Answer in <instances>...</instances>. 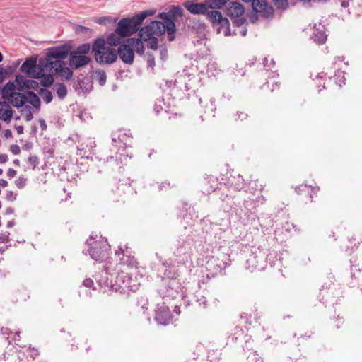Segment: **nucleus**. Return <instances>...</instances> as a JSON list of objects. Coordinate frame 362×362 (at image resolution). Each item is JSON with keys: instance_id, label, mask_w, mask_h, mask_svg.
Instances as JSON below:
<instances>
[{"instance_id": "f257e3e1", "label": "nucleus", "mask_w": 362, "mask_h": 362, "mask_svg": "<svg viewBox=\"0 0 362 362\" xmlns=\"http://www.w3.org/2000/svg\"><path fill=\"white\" fill-rule=\"evenodd\" d=\"M182 15V9L180 6H173L168 12L160 13L158 16L163 20L153 21L151 22L154 35L160 36L165 32L168 34L169 41L175 39L174 33H175V21L178 16Z\"/></svg>"}, {"instance_id": "f03ea898", "label": "nucleus", "mask_w": 362, "mask_h": 362, "mask_svg": "<svg viewBox=\"0 0 362 362\" xmlns=\"http://www.w3.org/2000/svg\"><path fill=\"white\" fill-rule=\"evenodd\" d=\"M155 12L153 9H149L136 13L132 17L122 18L117 23L116 33L124 37L132 35L140 29L144 20L148 16H153Z\"/></svg>"}, {"instance_id": "7ed1b4c3", "label": "nucleus", "mask_w": 362, "mask_h": 362, "mask_svg": "<svg viewBox=\"0 0 362 362\" xmlns=\"http://www.w3.org/2000/svg\"><path fill=\"white\" fill-rule=\"evenodd\" d=\"M93 52L95 53V61L100 64H110L117 59V51L105 45V41L103 38L95 40L92 46Z\"/></svg>"}, {"instance_id": "20e7f679", "label": "nucleus", "mask_w": 362, "mask_h": 362, "mask_svg": "<svg viewBox=\"0 0 362 362\" xmlns=\"http://www.w3.org/2000/svg\"><path fill=\"white\" fill-rule=\"evenodd\" d=\"M71 49V46L69 44L47 49L46 57L40 59L41 65L45 67H52L54 63L64 62L63 59L70 55Z\"/></svg>"}, {"instance_id": "39448f33", "label": "nucleus", "mask_w": 362, "mask_h": 362, "mask_svg": "<svg viewBox=\"0 0 362 362\" xmlns=\"http://www.w3.org/2000/svg\"><path fill=\"white\" fill-rule=\"evenodd\" d=\"M93 239V236L90 235V240L86 241V243L90 246L87 252L93 259L103 262L108 257L110 245L107 240L102 238L98 240L92 241Z\"/></svg>"}, {"instance_id": "423d86ee", "label": "nucleus", "mask_w": 362, "mask_h": 362, "mask_svg": "<svg viewBox=\"0 0 362 362\" xmlns=\"http://www.w3.org/2000/svg\"><path fill=\"white\" fill-rule=\"evenodd\" d=\"M180 286L178 279H161L157 291L160 296L168 301L180 295Z\"/></svg>"}, {"instance_id": "0eeeda50", "label": "nucleus", "mask_w": 362, "mask_h": 362, "mask_svg": "<svg viewBox=\"0 0 362 362\" xmlns=\"http://www.w3.org/2000/svg\"><path fill=\"white\" fill-rule=\"evenodd\" d=\"M191 246L189 242L179 238L176 240L173 251L174 262L178 265H183L187 263L191 258Z\"/></svg>"}, {"instance_id": "6e6552de", "label": "nucleus", "mask_w": 362, "mask_h": 362, "mask_svg": "<svg viewBox=\"0 0 362 362\" xmlns=\"http://www.w3.org/2000/svg\"><path fill=\"white\" fill-rule=\"evenodd\" d=\"M230 265V259L223 255L222 258L212 256L209 258L206 264V268L208 275L215 276L217 275L224 274V269Z\"/></svg>"}, {"instance_id": "1a4fd4ad", "label": "nucleus", "mask_w": 362, "mask_h": 362, "mask_svg": "<svg viewBox=\"0 0 362 362\" xmlns=\"http://www.w3.org/2000/svg\"><path fill=\"white\" fill-rule=\"evenodd\" d=\"M342 294V291L339 284L331 283L323 285L320 292V296L323 303H337Z\"/></svg>"}, {"instance_id": "9d476101", "label": "nucleus", "mask_w": 362, "mask_h": 362, "mask_svg": "<svg viewBox=\"0 0 362 362\" xmlns=\"http://www.w3.org/2000/svg\"><path fill=\"white\" fill-rule=\"evenodd\" d=\"M115 290H133L135 287V280L132 275L125 271H120L117 273L115 281Z\"/></svg>"}, {"instance_id": "9b49d317", "label": "nucleus", "mask_w": 362, "mask_h": 362, "mask_svg": "<svg viewBox=\"0 0 362 362\" xmlns=\"http://www.w3.org/2000/svg\"><path fill=\"white\" fill-rule=\"evenodd\" d=\"M95 279L100 291L105 293L110 290H115V284L112 282V276L105 269L95 275Z\"/></svg>"}, {"instance_id": "f8f14e48", "label": "nucleus", "mask_w": 362, "mask_h": 362, "mask_svg": "<svg viewBox=\"0 0 362 362\" xmlns=\"http://www.w3.org/2000/svg\"><path fill=\"white\" fill-rule=\"evenodd\" d=\"M209 21L214 25H220V28H218V33H220V29H224L223 33L225 36L231 35L230 25L228 18H223L221 13L217 10H211L209 13Z\"/></svg>"}, {"instance_id": "ddd939ff", "label": "nucleus", "mask_w": 362, "mask_h": 362, "mask_svg": "<svg viewBox=\"0 0 362 362\" xmlns=\"http://www.w3.org/2000/svg\"><path fill=\"white\" fill-rule=\"evenodd\" d=\"M207 0L204 3H196L192 1H187L184 4L185 8L192 14H204L206 15L209 19V10L207 5Z\"/></svg>"}, {"instance_id": "4468645a", "label": "nucleus", "mask_w": 362, "mask_h": 362, "mask_svg": "<svg viewBox=\"0 0 362 362\" xmlns=\"http://www.w3.org/2000/svg\"><path fill=\"white\" fill-rule=\"evenodd\" d=\"M245 268L250 272L260 271L264 268V257L256 253H251L245 262Z\"/></svg>"}, {"instance_id": "2eb2a0df", "label": "nucleus", "mask_w": 362, "mask_h": 362, "mask_svg": "<svg viewBox=\"0 0 362 362\" xmlns=\"http://www.w3.org/2000/svg\"><path fill=\"white\" fill-rule=\"evenodd\" d=\"M40 67H41V69L37 71L33 78H40L42 86L44 87H49L54 82V71H52V70H49V67H45L42 66L40 62Z\"/></svg>"}, {"instance_id": "dca6fc26", "label": "nucleus", "mask_w": 362, "mask_h": 362, "mask_svg": "<svg viewBox=\"0 0 362 362\" xmlns=\"http://www.w3.org/2000/svg\"><path fill=\"white\" fill-rule=\"evenodd\" d=\"M252 6L254 11L259 13L264 18L273 15L274 9L272 6L268 4L267 0H252Z\"/></svg>"}, {"instance_id": "f3484780", "label": "nucleus", "mask_w": 362, "mask_h": 362, "mask_svg": "<svg viewBox=\"0 0 362 362\" xmlns=\"http://www.w3.org/2000/svg\"><path fill=\"white\" fill-rule=\"evenodd\" d=\"M49 70H52L54 75L59 76L63 81H69L73 76L72 70L66 66L64 62L54 63L52 68L49 67Z\"/></svg>"}, {"instance_id": "a211bd4d", "label": "nucleus", "mask_w": 362, "mask_h": 362, "mask_svg": "<svg viewBox=\"0 0 362 362\" xmlns=\"http://www.w3.org/2000/svg\"><path fill=\"white\" fill-rule=\"evenodd\" d=\"M117 57L127 64H132L134 59V52L129 43L128 45H120L117 51Z\"/></svg>"}, {"instance_id": "6ab92c4d", "label": "nucleus", "mask_w": 362, "mask_h": 362, "mask_svg": "<svg viewBox=\"0 0 362 362\" xmlns=\"http://www.w3.org/2000/svg\"><path fill=\"white\" fill-rule=\"evenodd\" d=\"M172 315L168 306L162 305L156 310L155 320L161 325H167L172 322Z\"/></svg>"}, {"instance_id": "aec40b11", "label": "nucleus", "mask_w": 362, "mask_h": 362, "mask_svg": "<svg viewBox=\"0 0 362 362\" xmlns=\"http://www.w3.org/2000/svg\"><path fill=\"white\" fill-rule=\"evenodd\" d=\"M221 192L220 194V199L223 203H226V206L223 205L222 207L225 211L230 210L235 204L233 201L235 193L233 189H230V191H228V187L226 189H220L218 192Z\"/></svg>"}, {"instance_id": "412c9836", "label": "nucleus", "mask_w": 362, "mask_h": 362, "mask_svg": "<svg viewBox=\"0 0 362 362\" xmlns=\"http://www.w3.org/2000/svg\"><path fill=\"white\" fill-rule=\"evenodd\" d=\"M40 62L37 64L36 59L28 58L23 63L21 66V70L28 74L31 78H34V76L37 73V71L40 70Z\"/></svg>"}, {"instance_id": "4be33fe9", "label": "nucleus", "mask_w": 362, "mask_h": 362, "mask_svg": "<svg viewBox=\"0 0 362 362\" xmlns=\"http://www.w3.org/2000/svg\"><path fill=\"white\" fill-rule=\"evenodd\" d=\"M69 57V65L75 69H78L88 64L90 58L86 55L74 54L71 51Z\"/></svg>"}, {"instance_id": "5701e85b", "label": "nucleus", "mask_w": 362, "mask_h": 362, "mask_svg": "<svg viewBox=\"0 0 362 362\" xmlns=\"http://www.w3.org/2000/svg\"><path fill=\"white\" fill-rule=\"evenodd\" d=\"M243 6L237 1H230L226 8V14L230 17H239L244 13Z\"/></svg>"}, {"instance_id": "b1692460", "label": "nucleus", "mask_w": 362, "mask_h": 362, "mask_svg": "<svg viewBox=\"0 0 362 362\" xmlns=\"http://www.w3.org/2000/svg\"><path fill=\"white\" fill-rule=\"evenodd\" d=\"M7 98L11 105L17 108L23 107L26 103L25 93H10V95H8Z\"/></svg>"}, {"instance_id": "393cba45", "label": "nucleus", "mask_w": 362, "mask_h": 362, "mask_svg": "<svg viewBox=\"0 0 362 362\" xmlns=\"http://www.w3.org/2000/svg\"><path fill=\"white\" fill-rule=\"evenodd\" d=\"M13 117V110L9 104L5 101H0V119L9 122Z\"/></svg>"}, {"instance_id": "a878e982", "label": "nucleus", "mask_w": 362, "mask_h": 362, "mask_svg": "<svg viewBox=\"0 0 362 362\" xmlns=\"http://www.w3.org/2000/svg\"><path fill=\"white\" fill-rule=\"evenodd\" d=\"M245 186L246 184L243 176L238 175L237 177H233V180L231 181L228 187V191H230V189H233L235 192H237L243 189Z\"/></svg>"}, {"instance_id": "bb28decb", "label": "nucleus", "mask_w": 362, "mask_h": 362, "mask_svg": "<svg viewBox=\"0 0 362 362\" xmlns=\"http://www.w3.org/2000/svg\"><path fill=\"white\" fill-rule=\"evenodd\" d=\"M139 35L140 37L139 38L142 39L144 41H148L152 38L154 35V32L151 24L150 23L140 28Z\"/></svg>"}, {"instance_id": "cd10ccee", "label": "nucleus", "mask_w": 362, "mask_h": 362, "mask_svg": "<svg viewBox=\"0 0 362 362\" xmlns=\"http://www.w3.org/2000/svg\"><path fill=\"white\" fill-rule=\"evenodd\" d=\"M26 102L32 105L35 108L39 109L40 107V100L37 95L32 91L28 90L25 93Z\"/></svg>"}, {"instance_id": "c85d7f7f", "label": "nucleus", "mask_w": 362, "mask_h": 362, "mask_svg": "<svg viewBox=\"0 0 362 362\" xmlns=\"http://www.w3.org/2000/svg\"><path fill=\"white\" fill-rule=\"evenodd\" d=\"M142 39L132 37L127 40L128 43L130 44L131 47H133L136 52L141 55L144 52V47L142 42Z\"/></svg>"}, {"instance_id": "c756f323", "label": "nucleus", "mask_w": 362, "mask_h": 362, "mask_svg": "<svg viewBox=\"0 0 362 362\" xmlns=\"http://www.w3.org/2000/svg\"><path fill=\"white\" fill-rule=\"evenodd\" d=\"M122 37L115 31L107 37L105 44L107 43L110 46L120 45Z\"/></svg>"}, {"instance_id": "7c9ffc66", "label": "nucleus", "mask_w": 362, "mask_h": 362, "mask_svg": "<svg viewBox=\"0 0 362 362\" xmlns=\"http://www.w3.org/2000/svg\"><path fill=\"white\" fill-rule=\"evenodd\" d=\"M229 1L230 0H207V5L209 6V10H216L221 8L227 3H228Z\"/></svg>"}, {"instance_id": "2f4dec72", "label": "nucleus", "mask_w": 362, "mask_h": 362, "mask_svg": "<svg viewBox=\"0 0 362 362\" xmlns=\"http://www.w3.org/2000/svg\"><path fill=\"white\" fill-rule=\"evenodd\" d=\"M54 89L56 90L57 96L60 99H63L67 95V88L63 83H57L54 85Z\"/></svg>"}, {"instance_id": "473e14b6", "label": "nucleus", "mask_w": 362, "mask_h": 362, "mask_svg": "<svg viewBox=\"0 0 362 362\" xmlns=\"http://www.w3.org/2000/svg\"><path fill=\"white\" fill-rule=\"evenodd\" d=\"M90 49V45L89 43H84L78 46L74 51V54L86 55Z\"/></svg>"}, {"instance_id": "72a5a7b5", "label": "nucleus", "mask_w": 362, "mask_h": 362, "mask_svg": "<svg viewBox=\"0 0 362 362\" xmlns=\"http://www.w3.org/2000/svg\"><path fill=\"white\" fill-rule=\"evenodd\" d=\"M313 40L318 45H323L327 40V35L323 30H317L313 35Z\"/></svg>"}, {"instance_id": "f704fd0d", "label": "nucleus", "mask_w": 362, "mask_h": 362, "mask_svg": "<svg viewBox=\"0 0 362 362\" xmlns=\"http://www.w3.org/2000/svg\"><path fill=\"white\" fill-rule=\"evenodd\" d=\"M117 18H112L110 16L95 18V21L100 25H114Z\"/></svg>"}, {"instance_id": "c9c22d12", "label": "nucleus", "mask_w": 362, "mask_h": 362, "mask_svg": "<svg viewBox=\"0 0 362 362\" xmlns=\"http://www.w3.org/2000/svg\"><path fill=\"white\" fill-rule=\"evenodd\" d=\"M95 78L98 81L100 86H104L106 83L107 76L104 71H97L95 74Z\"/></svg>"}, {"instance_id": "e433bc0d", "label": "nucleus", "mask_w": 362, "mask_h": 362, "mask_svg": "<svg viewBox=\"0 0 362 362\" xmlns=\"http://www.w3.org/2000/svg\"><path fill=\"white\" fill-rule=\"evenodd\" d=\"M40 94L42 98V100L47 104L52 102L53 96L52 93L47 89H40Z\"/></svg>"}, {"instance_id": "4c0bfd02", "label": "nucleus", "mask_w": 362, "mask_h": 362, "mask_svg": "<svg viewBox=\"0 0 362 362\" xmlns=\"http://www.w3.org/2000/svg\"><path fill=\"white\" fill-rule=\"evenodd\" d=\"M21 114L25 116L26 121H30L33 118L32 113V107L30 105L22 107Z\"/></svg>"}, {"instance_id": "58836bf2", "label": "nucleus", "mask_w": 362, "mask_h": 362, "mask_svg": "<svg viewBox=\"0 0 362 362\" xmlns=\"http://www.w3.org/2000/svg\"><path fill=\"white\" fill-rule=\"evenodd\" d=\"M16 88V86L12 82H8L6 84V86L3 88V95L4 97H8L10 95V93H14V90Z\"/></svg>"}, {"instance_id": "ea45409f", "label": "nucleus", "mask_w": 362, "mask_h": 362, "mask_svg": "<svg viewBox=\"0 0 362 362\" xmlns=\"http://www.w3.org/2000/svg\"><path fill=\"white\" fill-rule=\"evenodd\" d=\"M28 80L23 76L17 75L16 76V82L18 86V89H23L28 84Z\"/></svg>"}, {"instance_id": "a19ab883", "label": "nucleus", "mask_w": 362, "mask_h": 362, "mask_svg": "<svg viewBox=\"0 0 362 362\" xmlns=\"http://www.w3.org/2000/svg\"><path fill=\"white\" fill-rule=\"evenodd\" d=\"M232 24L233 28H240L242 27H245V25L247 24V20L245 18L240 17L238 18L233 19L232 21Z\"/></svg>"}, {"instance_id": "79ce46f5", "label": "nucleus", "mask_w": 362, "mask_h": 362, "mask_svg": "<svg viewBox=\"0 0 362 362\" xmlns=\"http://www.w3.org/2000/svg\"><path fill=\"white\" fill-rule=\"evenodd\" d=\"M75 31L77 34H86L87 35H90L93 33V30L88 28V27H86V26H83V25H76V28H75Z\"/></svg>"}, {"instance_id": "37998d69", "label": "nucleus", "mask_w": 362, "mask_h": 362, "mask_svg": "<svg viewBox=\"0 0 362 362\" xmlns=\"http://www.w3.org/2000/svg\"><path fill=\"white\" fill-rule=\"evenodd\" d=\"M164 277L162 279H177V274L172 271L170 268H167L164 271Z\"/></svg>"}, {"instance_id": "c03bdc74", "label": "nucleus", "mask_w": 362, "mask_h": 362, "mask_svg": "<svg viewBox=\"0 0 362 362\" xmlns=\"http://www.w3.org/2000/svg\"><path fill=\"white\" fill-rule=\"evenodd\" d=\"M146 63H147V66L148 68H151V69H154V66H156V62H155V57L153 55V54L147 52Z\"/></svg>"}, {"instance_id": "a18cd8bd", "label": "nucleus", "mask_w": 362, "mask_h": 362, "mask_svg": "<svg viewBox=\"0 0 362 362\" xmlns=\"http://www.w3.org/2000/svg\"><path fill=\"white\" fill-rule=\"evenodd\" d=\"M278 8L285 9L288 6V0H272Z\"/></svg>"}, {"instance_id": "49530a36", "label": "nucleus", "mask_w": 362, "mask_h": 362, "mask_svg": "<svg viewBox=\"0 0 362 362\" xmlns=\"http://www.w3.org/2000/svg\"><path fill=\"white\" fill-rule=\"evenodd\" d=\"M28 163L35 169L39 164V158L37 156L30 155L28 157Z\"/></svg>"}, {"instance_id": "de8ad7c7", "label": "nucleus", "mask_w": 362, "mask_h": 362, "mask_svg": "<svg viewBox=\"0 0 362 362\" xmlns=\"http://www.w3.org/2000/svg\"><path fill=\"white\" fill-rule=\"evenodd\" d=\"M247 116H248L247 114L244 112L237 111L234 114L233 117L235 121H238V120L243 121L247 119Z\"/></svg>"}, {"instance_id": "09e8293b", "label": "nucleus", "mask_w": 362, "mask_h": 362, "mask_svg": "<svg viewBox=\"0 0 362 362\" xmlns=\"http://www.w3.org/2000/svg\"><path fill=\"white\" fill-rule=\"evenodd\" d=\"M149 40L150 42L147 45L148 47L151 49L156 50L158 47V39L157 37H153Z\"/></svg>"}, {"instance_id": "8fccbe9b", "label": "nucleus", "mask_w": 362, "mask_h": 362, "mask_svg": "<svg viewBox=\"0 0 362 362\" xmlns=\"http://www.w3.org/2000/svg\"><path fill=\"white\" fill-rule=\"evenodd\" d=\"M247 28L246 27H242L240 28H235L233 29V33H231V35H240L241 36H245L247 34Z\"/></svg>"}, {"instance_id": "3c124183", "label": "nucleus", "mask_w": 362, "mask_h": 362, "mask_svg": "<svg viewBox=\"0 0 362 362\" xmlns=\"http://www.w3.org/2000/svg\"><path fill=\"white\" fill-rule=\"evenodd\" d=\"M83 285L88 288H93V290L98 289V287L94 286V282L91 279H86L83 281Z\"/></svg>"}, {"instance_id": "603ef678", "label": "nucleus", "mask_w": 362, "mask_h": 362, "mask_svg": "<svg viewBox=\"0 0 362 362\" xmlns=\"http://www.w3.org/2000/svg\"><path fill=\"white\" fill-rule=\"evenodd\" d=\"M25 183H26V179L23 177H19L16 181H15V185L16 186L19 188V189H22L23 187H25Z\"/></svg>"}, {"instance_id": "864d4df0", "label": "nucleus", "mask_w": 362, "mask_h": 362, "mask_svg": "<svg viewBox=\"0 0 362 362\" xmlns=\"http://www.w3.org/2000/svg\"><path fill=\"white\" fill-rule=\"evenodd\" d=\"M197 303H198L199 305L202 308L207 307L206 298L203 296H201L200 298H197Z\"/></svg>"}, {"instance_id": "5fc2aeb1", "label": "nucleus", "mask_w": 362, "mask_h": 362, "mask_svg": "<svg viewBox=\"0 0 362 362\" xmlns=\"http://www.w3.org/2000/svg\"><path fill=\"white\" fill-rule=\"evenodd\" d=\"M115 255L118 257V259L122 264L125 263V261L124 259V250L122 248H119V250L115 252Z\"/></svg>"}, {"instance_id": "6e6d98bb", "label": "nucleus", "mask_w": 362, "mask_h": 362, "mask_svg": "<svg viewBox=\"0 0 362 362\" xmlns=\"http://www.w3.org/2000/svg\"><path fill=\"white\" fill-rule=\"evenodd\" d=\"M9 232L0 233V243H8L9 241Z\"/></svg>"}, {"instance_id": "4d7b16f0", "label": "nucleus", "mask_w": 362, "mask_h": 362, "mask_svg": "<svg viewBox=\"0 0 362 362\" xmlns=\"http://www.w3.org/2000/svg\"><path fill=\"white\" fill-rule=\"evenodd\" d=\"M38 87V83L33 79H28V84L26 85L27 88H37Z\"/></svg>"}, {"instance_id": "13d9d810", "label": "nucleus", "mask_w": 362, "mask_h": 362, "mask_svg": "<svg viewBox=\"0 0 362 362\" xmlns=\"http://www.w3.org/2000/svg\"><path fill=\"white\" fill-rule=\"evenodd\" d=\"M243 333V330L241 327H240L239 326H235L234 328H233V334L235 336V339H238V337L241 336ZM231 334H233V333H231Z\"/></svg>"}, {"instance_id": "bf43d9fd", "label": "nucleus", "mask_w": 362, "mask_h": 362, "mask_svg": "<svg viewBox=\"0 0 362 362\" xmlns=\"http://www.w3.org/2000/svg\"><path fill=\"white\" fill-rule=\"evenodd\" d=\"M10 151L14 155H18L21 153V148L18 145L13 144L10 146Z\"/></svg>"}, {"instance_id": "052dcab7", "label": "nucleus", "mask_w": 362, "mask_h": 362, "mask_svg": "<svg viewBox=\"0 0 362 362\" xmlns=\"http://www.w3.org/2000/svg\"><path fill=\"white\" fill-rule=\"evenodd\" d=\"M6 199L8 201L13 202L16 199V194H15L12 191H8L6 195Z\"/></svg>"}, {"instance_id": "680f3d73", "label": "nucleus", "mask_w": 362, "mask_h": 362, "mask_svg": "<svg viewBox=\"0 0 362 362\" xmlns=\"http://www.w3.org/2000/svg\"><path fill=\"white\" fill-rule=\"evenodd\" d=\"M175 263V262H174V259H168V260L163 261L162 262V264L163 267H165V269H167V268H170L172 267V265Z\"/></svg>"}, {"instance_id": "e2e57ef3", "label": "nucleus", "mask_w": 362, "mask_h": 362, "mask_svg": "<svg viewBox=\"0 0 362 362\" xmlns=\"http://www.w3.org/2000/svg\"><path fill=\"white\" fill-rule=\"evenodd\" d=\"M308 189V186L306 185H300L298 187H296V191L299 193L300 191H306Z\"/></svg>"}, {"instance_id": "0e129e2a", "label": "nucleus", "mask_w": 362, "mask_h": 362, "mask_svg": "<svg viewBox=\"0 0 362 362\" xmlns=\"http://www.w3.org/2000/svg\"><path fill=\"white\" fill-rule=\"evenodd\" d=\"M1 332L3 335H9L12 333V331L8 327H1Z\"/></svg>"}, {"instance_id": "69168bd1", "label": "nucleus", "mask_w": 362, "mask_h": 362, "mask_svg": "<svg viewBox=\"0 0 362 362\" xmlns=\"http://www.w3.org/2000/svg\"><path fill=\"white\" fill-rule=\"evenodd\" d=\"M16 175V171L13 168H9L7 171V175L9 177H13Z\"/></svg>"}, {"instance_id": "338daca9", "label": "nucleus", "mask_w": 362, "mask_h": 362, "mask_svg": "<svg viewBox=\"0 0 362 362\" xmlns=\"http://www.w3.org/2000/svg\"><path fill=\"white\" fill-rule=\"evenodd\" d=\"M8 160V156L6 154H0V163H4Z\"/></svg>"}, {"instance_id": "774afa93", "label": "nucleus", "mask_w": 362, "mask_h": 362, "mask_svg": "<svg viewBox=\"0 0 362 362\" xmlns=\"http://www.w3.org/2000/svg\"><path fill=\"white\" fill-rule=\"evenodd\" d=\"M4 135L6 138L8 139V138L12 137V132L10 129H6L4 132Z\"/></svg>"}]
</instances>
